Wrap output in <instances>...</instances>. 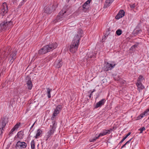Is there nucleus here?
<instances>
[{"mask_svg": "<svg viewBox=\"0 0 149 149\" xmlns=\"http://www.w3.org/2000/svg\"><path fill=\"white\" fill-rule=\"evenodd\" d=\"M122 33V31L121 29H118L116 31V34L119 36Z\"/></svg>", "mask_w": 149, "mask_h": 149, "instance_id": "31", "label": "nucleus"}, {"mask_svg": "<svg viewBox=\"0 0 149 149\" xmlns=\"http://www.w3.org/2000/svg\"><path fill=\"white\" fill-rule=\"evenodd\" d=\"M58 22V20H57V19L56 18V19H54V20L53 21V23H54L57 22Z\"/></svg>", "mask_w": 149, "mask_h": 149, "instance_id": "40", "label": "nucleus"}, {"mask_svg": "<svg viewBox=\"0 0 149 149\" xmlns=\"http://www.w3.org/2000/svg\"><path fill=\"white\" fill-rule=\"evenodd\" d=\"M31 147L32 149H35V142L33 140L31 141Z\"/></svg>", "mask_w": 149, "mask_h": 149, "instance_id": "32", "label": "nucleus"}, {"mask_svg": "<svg viewBox=\"0 0 149 149\" xmlns=\"http://www.w3.org/2000/svg\"><path fill=\"white\" fill-rule=\"evenodd\" d=\"M2 59V58H1V57H0V60H1Z\"/></svg>", "mask_w": 149, "mask_h": 149, "instance_id": "52", "label": "nucleus"}, {"mask_svg": "<svg viewBox=\"0 0 149 149\" xmlns=\"http://www.w3.org/2000/svg\"><path fill=\"white\" fill-rule=\"evenodd\" d=\"M20 5H22V3H21V5H20H20H19V6H20Z\"/></svg>", "mask_w": 149, "mask_h": 149, "instance_id": "53", "label": "nucleus"}, {"mask_svg": "<svg viewBox=\"0 0 149 149\" xmlns=\"http://www.w3.org/2000/svg\"><path fill=\"white\" fill-rule=\"evenodd\" d=\"M16 54L15 52H13L10 55V57H12L13 59H15L16 57Z\"/></svg>", "mask_w": 149, "mask_h": 149, "instance_id": "33", "label": "nucleus"}, {"mask_svg": "<svg viewBox=\"0 0 149 149\" xmlns=\"http://www.w3.org/2000/svg\"><path fill=\"white\" fill-rule=\"evenodd\" d=\"M13 132H12V131H10L9 134V136H10L11 135V134H13Z\"/></svg>", "mask_w": 149, "mask_h": 149, "instance_id": "42", "label": "nucleus"}, {"mask_svg": "<svg viewBox=\"0 0 149 149\" xmlns=\"http://www.w3.org/2000/svg\"><path fill=\"white\" fill-rule=\"evenodd\" d=\"M137 47V45H135L131 47L130 49L131 50H133L136 47Z\"/></svg>", "mask_w": 149, "mask_h": 149, "instance_id": "35", "label": "nucleus"}, {"mask_svg": "<svg viewBox=\"0 0 149 149\" xmlns=\"http://www.w3.org/2000/svg\"><path fill=\"white\" fill-rule=\"evenodd\" d=\"M148 35L149 36V30L148 31Z\"/></svg>", "mask_w": 149, "mask_h": 149, "instance_id": "50", "label": "nucleus"}, {"mask_svg": "<svg viewBox=\"0 0 149 149\" xmlns=\"http://www.w3.org/2000/svg\"><path fill=\"white\" fill-rule=\"evenodd\" d=\"M1 13L0 15L3 17L8 12V7L7 3L6 2L3 3L2 5L1 8Z\"/></svg>", "mask_w": 149, "mask_h": 149, "instance_id": "4", "label": "nucleus"}, {"mask_svg": "<svg viewBox=\"0 0 149 149\" xmlns=\"http://www.w3.org/2000/svg\"><path fill=\"white\" fill-rule=\"evenodd\" d=\"M112 130L111 129H110L109 130H105L99 134L98 135V137L105 135L107 134H110L111 131Z\"/></svg>", "mask_w": 149, "mask_h": 149, "instance_id": "15", "label": "nucleus"}, {"mask_svg": "<svg viewBox=\"0 0 149 149\" xmlns=\"http://www.w3.org/2000/svg\"><path fill=\"white\" fill-rule=\"evenodd\" d=\"M91 54H89L88 53L87 55V59H88L89 58H95L96 54L93 53H91Z\"/></svg>", "mask_w": 149, "mask_h": 149, "instance_id": "22", "label": "nucleus"}, {"mask_svg": "<svg viewBox=\"0 0 149 149\" xmlns=\"http://www.w3.org/2000/svg\"><path fill=\"white\" fill-rule=\"evenodd\" d=\"M91 0H88L83 5V10L84 11H86L89 8V4L90 3Z\"/></svg>", "mask_w": 149, "mask_h": 149, "instance_id": "12", "label": "nucleus"}, {"mask_svg": "<svg viewBox=\"0 0 149 149\" xmlns=\"http://www.w3.org/2000/svg\"><path fill=\"white\" fill-rule=\"evenodd\" d=\"M8 52H7L6 51H3L2 54V55L3 56V58H4L5 60L8 57Z\"/></svg>", "mask_w": 149, "mask_h": 149, "instance_id": "24", "label": "nucleus"}, {"mask_svg": "<svg viewBox=\"0 0 149 149\" xmlns=\"http://www.w3.org/2000/svg\"><path fill=\"white\" fill-rule=\"evenodd\" d=\"M54 117H55L54 116H53H53H52V117L51 118V119L52 120H54Z\"/></svg>", "mask_w": 149, "mask_h": 149, "instance_id": "48", "label": "nucleus"}, {"mask_svg": "<svg viewBox=\"0 0 149 149\" xmlns=\"http://www.w3.org/2000/svg\"><path fill=\"white\" fill-rule=\"evenodd\" d=\"M10 50H9V49L8 50V51H9Z\"/></svg>", "mask_w": 149, "mask_h": 149, "instance_id": "54", "label": "nucleus"}, {"mask_svg": "<svg viewBox=\"0 0 149 149\" xmlns=\"http://www.w3.org/2000/svg\"><path fill=\"white\" fill-rule=\"evenodd\" d=\"M95 91V89H94L93 90V91L91 92L93 93V92H94Z\"/></svg>", "mask_w": 149, "mask_h": 149, "instance_id": "49", "label": "nucleus"}, {"mask_svg": "<svg viewBox=\"0 0 149 149\" xmlns=\"http://www.w3.org/2000/svg\"><path fill=\"white\" fill-rule=\"evenodd\" d=\"M46 93L47 94V97L48 98H50L51 97V92L52 91V89L49 88H47Z\"/></svg>", "mask_w": 149, "mask_h": 149, "instance_id": "21", "label": "nucleus"}, {"mask_svg": "<svg viewBox=\"0 0 149 149\" xmlns=\"http://www.w3.org/2000/svg\"><path fill=\"white\" fill-rule=\"evenodd\" d=\"M99 137H98V136L97 137H96L95 138L92 139L91 141V142H93L96 140L97 139H98Z\"/></svg>", "mask_w": 149, "mask_h": 149, "instance_id": "38", "label": "nucleus"}, {"mask_svg": "<svg viewBox=\"0 0 149 149\" xmlns=\"http://www.w3.org/2000/svg\"><path fill=\"white\" fill-rule=\"evenodd\" d=\"M63 64V62L61 60H56L55 62L54 65L56 68H59Z\"/></svg>", "mask_w": 149, "mask_h": 149, "instance_id": "13", "label": "nucleus"}, {"mask_svg": "<svg viewBox=\"0 0 149 149\" xmlns=\"http://www.w3.org/2000/svg\"><path fill=\"white\" fill-rule=\"evenodd\" d=\"M35 122H34V123L33 124V125H32V126H31V127L30 128L31 129L33 128L34 125H35Z\"/></svg>", "mask_w": 149, "mask_h": 149, "instance_id": "47", "label": "nucleus"}, {"mask_svg": "<svg viewBox=\"0 0 149 149\" xmlns=\"http://www.w3.org/2000/svg\"><path fill=\"white\" fill-rule=\"evenodd\" d=\"M149 112V108L147 109L143 113L141 114L137 118V120H140L143 116H146L149 114L148 112Z\"/></svg>", "mask_w": 149, "mask_h": 149, "instance_id": "14", "label": "nucleus"}, {"mask_svg": "<svg viewBox=\"0 0 149 149\" xmlns=\"http://www.w3.org/2000/svg\"><path fill=\"white\" fill-rule=\"evenodd\" d=\"M16 130L14 128V127L11 129V130L12 131V132H14Z\"/></svg>", "mask_w": 149, "mask_h": 149, "instance_id": "44", "label": "nucleus"}, {"mask_svg": "<svg viewBox=\"0 0 149 149\" xmlns=\"http://www.w3.org/2000/svg\"><path fill=\"white\" fill-rule=\"evenodd\" d=\"M108 36L106 34H105L104 35V40H105L106 39V36Z\"/></svg>", "mask_w": 149, "mask_h": 149, "instance_id": "46", "label": "nucleus"}, {"mask_svg": "<svg viewBox=\"0 0 149 149\" xmlns=\"http://www.w3.org/2000/svg\"><path fill=\"white\" fill-rule=\"evenodd\" d=\"M62 108V106L61 104L58 105L56 107L53 113V116H56L58 114Z\"/></svg>", "mask_w": 149, "mask_h": 149, "instance_id": "9", "label": "nucleus"}, {"mask_svg": "<svg viewBox=\"0 0 149 149\" xmlns=\"http://www.w3.org/2000/svg\"><path fill=\"white\" fill-rule=\"evenodd\" d=\"M136 85L138 89L139 90H141L144 88V86L142 85L141 82H137Z\"/></svg>", "mask_w": 149, "mask_h": 149, "instance_id": "19", "label": "nucleus"}, {"mask_svg": "<svg viewBox=\"0 0 149 149\" xmlns=\"http://www.w3.org/2000/svg\"><path fill=\"white\" fill-rule=\"evenodd\" d=\"M131 139L128 141H127L122 146V147L121 148V149L123 147H125L126 145H127V143H130V142L131 140Z\"/></svg>", "mask_w": 149, "mask_h": 149, "instance_id": "37", "label": "nucleus"}, {"mask_svg": "<svg viewBox=\"0 0 149 149\" xmlns=\"http://www.w3.org/2000/svg\"><path fill=\"white\" fill-rule=\"evenodd\" d=\"M13 25V22L11 21H7V20L2 22L0 24V29L5 30L8 27L11 26Z\"/></svg>", "mask_w": 149, "mask_h": 149, "instance_id": "3", "label": "nucleus"}, {"mask_svg": "<svg viewBox=\"0 0 149 149\" xmlns=\"http://www.w3.org/2000/svg\"><path fill=\"white\" fill-rule=\"evenodd\" d=\"M143 79V77L142 76L140 75L137 79V82H141V81Z\"/></svg>", "mask_w": 149, "mask_h": 149, "instance_id": "30", "label": "nucleus"}, {"mask_svg": "<svg viewBox=\"0 0 149 149\" xmlns=\"http://www.w3.org/2000/svg\"><path fill=\"white\" fill-rule=\"evenodd\" d=\"M125 13V12L123 10H120L118 14L115 17L116 19H118L124 16Z\"/></svg>", "mask_w": 149, "mask_h": 149, "instance_id": "17", "label": "nucleus"}, {"mask_svg": "<svg viewBox=\"0 0 149 149\" xmlns=\"http://www.w3.org/2000/svg\"><path fill=\"white\" fill-rule=\"evenodd\" d=\"M49 136L48 135H47L46 138V141H47L48 139L50 137V136Z\"/></svg>", "mask_w": 149, "mask_h": 149, "instance_id": "43", "label": "nucleus"}, {"mask_svg": "<svg viewBox=\"0 0 149 149\" xmlns=\"http://www.w3.org/2000/svg\"><path fill=\"white\" fill-rule=\"evenodd\" d=\"M131 132H129L126 135V136L124 137L123 138V139L121 140V141L119 142V144H121L124 141L127 137L131 134Z\"/></svg>", "mask_w": 149, "mask_h": 149, "instance_id": "25", "label": "nucleus"}, {"mask_svg": "<svg viewBox=\"0 0 149 149\" xmlns=\"http://www.w3.org/2000/svg\"><path fill=\"white\" fill-rule=\"evenodd\" d=\"M135 4H133L132 5H131L130 6V7L131 8H134V7H135Z\"/></svg>", "mask_w": 149, "mask_h": 149, "instance_id": "41", "label": "nucleus"}, {"mask_svg": "<svg viewBox=\"0 0 149 149\" xmlns=\"http://www.w3.org/2000/svg\"><path fill=\"white\" fill-rule=\"evenodd\" d=\"M27 144L25 142H21L20 141H18L16 144V147L18 149H22L25 148Z\"/></svg>", "mask_w": 149, "mask_h": 149, "instance_id": "7", "label": "nucleus"}, {"mask_svg": "<svg viewBox=\"0 0 149 149\" xmlns=\"http://www.w3.org/2000/svg\"><path fill=\"white\" fill-rule=\"evenodd\" d=\"M66 12V10H61V11L59 13L58 15L56 17L58 22L60 21L63 18V15L64 13Z\"/></svg>", "mask_w": 149, "mask_h": 149, "instance_id": "11", "label": "nucleus"}, {"mask_svg": "<svg viewBox=\"0 0 149 149\" xmlns=\"http://www.w3.org/2000/svg\"><path fill=\"white\" fill-rule=\"evenodd\" d=\"M148 119H149V117L148 118Z\"/></svg>", "mask_w": 149, "mask_h": 149, "instance_id": "55", "label": "nucleus"}, {"mask_svg": "<svg viewBox=\"0 0 149 149\" xmlns=\"http://www.w3.org/2000/svg\"><path fill=\"white\" fill-rule=\"evenodd\" d=\"M42 132V131L40 129H38L37 131V133H36V136H35V137L36 139L38 138V137L40 135Z\"/></svg>", "mask_w": 149, "mask_h": 149, "instance_id": "23", "label": "nucleus"}, {"mask_svg": "<svg viewBox=\"0 0 149 149\" xmlns=\"http://www.w3.org/2000/svg\"><path fill=\"white\" fill-rule=\"evenodd\" d=\"M7 122L6 118H1L0 121V135H1L3 131V128L6 125Z\"/></svg>", "mask_w": 149, "mask_h": 149, "instance_id": "5", "label": "nucleus"}, {"mask_svg": "<svg viewBox=\"0 0 149 149\" xmlns=\"http://www.w3.org/2000/svg\"><path fill=\"white\" fill-rule=\"evenodd\" d=\"M26 0H23V1H26Z\"/></svg>", "mask_w": 149, "mask_h": 149, "instance_id": "51", "label": "nucleus"}, {"mask_svg": "<svg viewBox=\"0 0 149 149\" xmlns=\"http://www.w3.org/2000/svg\"><path fill=\"white\" fill-rule=\"evenodd\" d=\"M52 123L53 124L52 126V128L51 129L53 130H54L56 129V122L54 121H53L52 122Z\"/></svg>", "mask_w": 149, "mask_h": 149, "instance_id": "29", "label": "nucleus"}, {"mask_svg": "<svg viewBox=\"0 0 149 149\" xmlns=\"http://www.w3.org/2000/svg\"><path fill=\"white\" fill-rule=\"evenodd\" d=\"M20 123H19V124L17 123L14 127V128L15 130H16L19 127V126H20Z\"/></svg>", "mask_w": 149, "mask_h": 149, "instance_id": "36", "label": "nucleus"}, {"mask_svg": "<svg viewBox=\"0 0 149 149\" xmlns=\"http://www.w3.org/2000/svg\"><path fill=\"white\" fill-rule=\"evenodd\" d=\"M92 93H92L91 92L90 95H89V98H91V96H92L93 95Z\"/></svg>", "mask_w": 149, "mask_h": 149, "instance_id": "45", "label": "nucleus"}, {"mask_svg": "<svg viewBox=\"0 0 149 149\" xmlns=\"http://www.w3.org/2000/svg\"><path fill=\"white\" fill-rule=\"evenodd\" d=\"M24 135L23 131H21L18 132L17 134V136L18 138H19L20 139H21L23 138Z\"/></svg>", "mask_w": 149, "mask_h": 149, "instance_id": "20", "label": "nucleus"}, {"mask_svg": "<svg viewBox=\"0 0 149 149\" xmlns=\"http://www.w3.org/2000/svg\"><path fill=\"white\" fill-rule=\"evenodd\" d=\"M137 27H138V26H136V28H137Z\"/></svg>", "mask_w": 149, "mask_h": 149, "instance_id": "56", "label": "nucleus"}, {"mask_svg": "<svg viewBox=\"0 0 149 149\" xmlns=\"http://www.w3.org/2000/svg\"><path fill=\"white\" fill-rule=\"evenodd\" d=\"M9 60H10V61L11 62V63H12L14 60L15 59H13V58H12V57L10 58V56L9 57Z\"/></svg>", "mask_w": 149, "mask_h": 149, "instance_id": "39", "label": "nucleus"}, {"mask_svg": "<svg viewBox=\"0 0 149 149\" xmlns=\"http://www.w3.org/2000/svg\"><path fill=\"white\" fill-rule=\"evenodd\" d=\"M105 102V99H103L97 102L95 107V108L96 109L99 107H101L104 104Z\"/></svg>", "mask_w": 149, "mask_h": 149, "instance_id": "16", "label": "nucleus"}, {"mask_svg": "<svg viewBox=\"0 0 149 149\" xmlns=\"http://www.w3.org/2000/svg\"><path fill=\"white\" fill-rule=\"evenodd\" d=\"M26 84L28 87V88L29 90H31L33 86V84L32 83L31 78L29 76H27L26 77Z\"/></svg>", "mask_w": 149, "mask_h": 149, "instance_id": "10", "label": "nucleus"}, {"mask_svg": "<svg viewBox=\"0 0 149 149\" xmlns=\"http://www.w3.org/2000/svg\"><path fill=\"white\" fill-rule=\"evenodd\" d=\"M115 65V64L113 65L110 64L108 62H105L102 69L104 71H108L111 70Z\"/></svg>", "mask_w": 149, "mask_h": 149, "instance_id": "6", "label": "nucleus"}, {"mask_svg": "<svg viewBox=\"0 0 149 149\" xmlns=\"http://www.w3.org/2000/svg\"><path fill=\"white\" fill-rule=\"evenodd\" d=\"M54 130H53L52 129H51L47 132V135L49 136H50L52 135L54 132Z\"/></svg>", "mask_w": 149, "mask_h": 149, "instance_id": "28", "label": "nucleus"}, {"mask_svg": "<svg viewBox=\"0 0 149 149\" xmlns=\"http://www.w3.org/2000/svg\"><path fill=\"white\" fill-rule=\"evenodd\" d=\"M145 130V128L144 127H143L141 128H140L139 130L140 131V133H142L143 131V130Z\"/></svg>", "mask_w": 149, "mask_h": 149, "instance_id": "34", "label": "nucleus"}, {"mask_svg": "<svg viewBox=\"0 0 149 149\" xmlns=\"http://www.w3.org/2000/svg\"><path fill=\"white\" fill-rule=\"evenodd\" d=\"M114 0H106L105 3V5H107V6H109L110 4L112 3Z\"/></svg>", "mask_w": 149, "mask_h": 149, "instance_id": "26", "label": "nucleus"}, {"mask_svg": "<svg viewBox=\"0 0 149 149\" xmlns=\"http://www.w3.org/2000/svg\"><path fill=\"white\" fill-rule=\"evenodd\" d=\"M141 31V29L136 30V29H135L133 31V33L134 34L138 35L140 33Z\"/></svg>", "mask_w": 149, "mask_h": 149, "instance_id": "27", "label": "nucleus"}, {"mask_svg": "<svg viewBox=\"0 0 149 149\" xmlns=\"http://www.w3.org/2000/svg\"><path fill=\"white\" fill-rule=\"evenodd\" d=\"M56 57V53H53L49 56L48 57L46 58V60L47 61H49L50 60H51L52 59Z\"/></svg>", "mask_w": 149, "mask_h": 149, "instance_id": "18", "label": "nucleus"}, {"mask_svg": "<svg viewBox=\"0 0 149 149\" xmlns=\"http://www.w3.org/2000/svg\"><path fill=\"white\" fill-rule=\"evenodd\" d=\"M81 37L78 34L74 36L70 45V52L74 53L77 51Z\"/></svg>", "mask_w": 149, "mask_h": 149, "instance_id": "2", "label": "nucleus"}, {"mask_svg": "<svg viewBox=\"0 0 149 149\" xmlns=\"http://www.w3.org/2000/svg\"><path fill=\"white\" fill-rule=\"evenodd\" d=\"M57 45H58L56 42H51L48 45L43 46L38 51V54L39 55L45 54L56 48Z\"/></svg>", "mask_w": 149, "mask_h": 149, "instance_id": "1", "label": "nucleus"}, {"mask_svg": "<svg viewBox=\"0 0 149 149\" xmlns=\"http://www.w3.org/2000/svg\"><path fill=\"white\" fill-rule=\"evenodd\" d=\"M54 6L53 5L52 6L45 7L44 9V12L47 14L51 13L54 9Z\"/></svg>", "mask_w": 149, "mask_h": 149, "instance_id": "8", "label": "nucleus"}]
</instances>
